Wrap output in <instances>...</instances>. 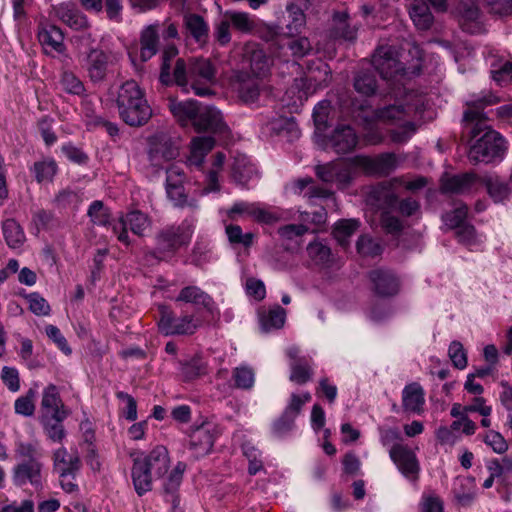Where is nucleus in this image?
I'll use <instances>...</instances> for the list:
<instances>
[{
  "mask_svg": "<svg viewBox=\"0 0 512 512\" xmlns=\"http://www.w3.org/2000/svg\"><path fill=\"white\" fill-rule=\"evenodd\" d=\"M498 97L485 93L482 96H471L466 101L467 109L463 114V122L468 130L470 138H477L468 152V159L472 164L490 163L497 158H502L505 152V140L497 131L486 124V117L482 112L487 105L495 104Z\"/></svg>",
  "mask_w": 512,
  "mask_h": 512,
  "instance_id": "1",
  "label": "nucleus"
},
{
  "mask_svg": "<svg viewBox=\"0 0 512 512\" xmlns=\"http://www.w3.org/2000/svg\"><path fill=\"white\" fill-rule=\"evenodd\" d=\"M216 69L207 59H194L190 62L189 72L183 59H178L173 71L177 85L186 88L189 84L198 96L212 93L211 85L215 82Z\"/></svg>",
  "mask_w": 512,
  "mask_h": 512,
  "instance_id": "2",
  "label": "nucleus"
},
{
  "mask_svg": "<svg viewBox=\"0 0 512 512\" xmlns=\"http://www.w3.org/2000/svg\"><path fill=\"white\" fill-rule=\"evenodd\" d=\"M120 117L130 126L145 124L152 116V110L145 99L144 92L136 81L123 83L117 95Z\"/></svg>",
  "mask_w": 512,
  "mask_h": 512,
  "instance_id": "3",
  "label": "nucleus"
},
{
  "mask_svg": "<svg viewBox=\"0 0 512 512\" xmlns=\"http://www.w3.org/2000/svg\"><path fill=\"white\" fill-rule=\"evenodd\" d=\"M203 320L198 314L176 317L170 308L161 305L159 307V331L166 335H191L201 327Z\"/></svg>",
  "mask_w": 512,
  "mask_h": 512,
  "instance_id": "4",
  "label": "nucleus"
},
{
  "mask_svg": "<svg viewBox=\"0 0 512 512\" xmlns=\"http://www.w3.org/2000/svg\"><path fill=\"white\" fill-rule=\"evenodd\" d=\"M194 219H185L181 224L166 227L157 237L158 249L174 253L190 243L194 232Z\"/></svg>",
  "mask_w": 512,
  "mask_h": 512,
  "instance_id": "5",
  "label": "nucleus"
},
{
  "mask_svg": "<svg viewBox=\"0 0 512 512\" xmlns=\"http://www.w3.org/2000/svg\"><path fill=\"white\" fill-rule=\"evenodd\" d=\"M228 218L235 220L238 217H248L257 222L270 224L278 221L282 213L273 207H267L259 202L239 201L226 211Z\"/></svg>",
  "mask_w": 512,
  "mask_h": 512,
  "instance_id": "6",
  "label": "nucleus"
},
{
  "mask_svg": "<svg viewBox=\"0 0 512 512\" xmlns=\"http://www.w3.org/2000/svg\"><path fill=\"white\" fill-rule=\"evenodd\" d=\"M53 459L54 470L59 476L61 487L68 493L75 491V475L81 466L79 456L69 453L65 448H59L54 452Z\"/></svg>",
  "mask_w": 512,
  "mask_h": 512,
  "instance_id": "7",
  "label": "nucleus"
},
{
  "mask_svg": "<svg viewBox=\"0 0 512 512\" xmlns=\"http://www.w3.org/2000/svg\"><path fill=\"white\" fill-rule=\"evenodd\" d=\"M352 166L362 169L367 175L387 176L397 167L394 153H381L375 157L356 155L349 159Z\"/></svg>",
  "mask_w": 512,
  "mask_h": 512,
  "instance_id": "8",
  "label": "nucleus"
},
{
  "mask_svg": "<svg viewBox=\"0 0 512 512\" xmlns=\"http://www.w3.org/2000/svg\"><path fill=\"white\" fill-rule=\"evenodd\" d=\"M151 227V220L145 213L135 210L121 216L119 220L113 224L112 229L117 239L125 244L129 245L130 240L127 233L129 228L135 235L144 236L145 232Z\"/></svg>",
  "mask_w": 512,
  "mask_h": 512,
  "instance_id": "9",
  "label": "nucleus"
},
{
  "mask_svg": "<svg viewBox=\"0 0 512 512\" xmlns=\"http://www.w3.org/2000/svg\"><path fill=\"white\" fill-rule=\"evenodd\" d=\"M372 65L385 80L400 81L405 73L402 63L395 57L391 46L379 47L372 56Z\"/></svg>",
  "mask_w": 512,
  "mask_h": 512,
  "instance_id": "10",
  "label": "nucleus"
},
{
  "mask_svg": "<svg viewBox=\"0 0 512 512\" xmlns=\"http://www.w3.org/2000/svg\"><path fill=\"white\" fill-rule=\"evenodd\" d=\"M166 192L168 198L177 207H190L197 208V203L194 199L189 200L184 193V171L181 165L173 164L166 169Z\"/></svg>",
  "mask_w": 512,
  "mask_h": 512,
  "instance_id": "11",
  "label": "nucleus"
},
{
  "mask_svg": "<svg viewBox=\"0 0 512 512\" xmlns=\"http://www.w3.org/2000/svg\"><path fill=\"white\" fill-rule=\"evenodd\" d=\"M317 177L324 183L336 184L337 188H347L352 180L351 168L343 162H329L315 167Z\"/></svg>",
  "mask_w": 512,
  "mask_h": 512,
  "instance_id": "12",
  "label": "nucleus"
},
{
  "mask_svg": "<svg viewBox=\"0 0 512 512\" xmlns=\"http://www.w3.org/2000/svg\"><path fill=\"white\" fill-rule=\"evenodd\" d=\"M372 289L379 297L395 296L400 289V280L397 275L385 268L373 269L368 273Z\"/></svg>",
  "mask_w": 512,
  "mask_h": 512,
  "instance_id": "13",
  "label": "nucleus"
},
{
  "mask_svg": "<svg viewBox=\"0 0 512 512\" xmlns=\"http://www.w3.org/2000/svg\"><path fill=\"white\" fill-rule=\"evenodd\" d=\"M478 184L486 188L488 196L494 203H504L512 192L511 179L501 177L497 174H485L479 176Z\"/></svg>",
  "mask_w": 512,
  "mask_h": 512,
  "instance_id": "14",
  "label": "nucleus"
},
{
  "mask_svg": "<svg viewBox=\"0 0 512 512\" xmlns=\"http://www.w3.org/2000/svg\"><path fill=\"white\" fill-rule=\"evenodd\" d=\"M193 127L196 131H210L219 134L227 131L222 113L211 106H201Z\"/></svg>",
  "mask_w": 512,
  "mask_h": 512,
  "instance_id": "15",
  "label": "nucleus"
},
{
  "mask_svg": "<svg viewBox=\"0 0 512 512\" xmlns=\"http://www.w3.org/2000/svg\"><path fill=\"white\" fill-rule=\"evenodd\" d=\"M42 414H50L58 420H65L69 414L61 397L59 389L54 384H49L43 389L41 399Z\"/></svg>",
  "mask_w": 512,
  "mask_h": 512,
  "instance_id": "16",
  "label": "nucleus"
},
{
  "mask_svg": "<svg viewBox=\"0 0 512 512\" xmlns=\"http://www.w3.org/2000/svg\"><path fill=\"white\" fill-rule=\"evenodd\" d=\"M358 142V137L349 125L338 126L327 139L326 148L333 149L338 154L352 151Z\"/></svg>",
  "mask_w": 512,
  "mask_h": 512,
  "instance_id": "17",
  "label": "nucleus"
},
{
  "mask_svg": "<svg viewBox=\"0 0 512 512\" xmlns=\"http://www.w3.org/2000/svg\"><path fill=\"white\" fill-rule=\"evenodd\" d=\"M413 93L405 95V104L389 105L376 110L375 115L379 120L393 122L402 120L411 110L418 111L423 106L422 97H418L415 103H412Z\"/></svg>",
  "mask_w": 512,
  "mask_h": 512,
  "instance_id": "18",
  "label": "nucleus"
},
{
  "mask_svg": "<svg viewBox=\"0 0 512 512\" xmlns=\"http://www.w3.org/2000/svg\"><path fill=\"white\" fill-rule=\"evenodd\" d=\"M367 203L378 209H391L397 205L398 196L390 182H381L370 188Z\"/></svg>",
  "mask_w": 512,
  "mask_h": 512,
  "instance_id": "19",
  "label": "nucleus"
},
{
  "mask_svg": "<svg viewBox=\"0 0 512 512\" xmlns=\"http://www.w3.org/2000/svg\"><path fill=\"white\" fill-rule=\"evenodd\" d=\"M479 176L475 173L454 175L442 179L441 190L444 193L469 194L477 190Z\"/></svg>",
  "mask_w": 512,
  "mask_h": 512,
  "instance_id": "20",
  "label": "nucleus"
},
{
  "mask_svg": "<svg viewBox=\"0 0 512 512\" xmlns=\"http://www.w3.org/2000/svg\"><path fill=\"white\" fill-rule=\"evenodd\" d=\"M389 454L392 461L406 477L416 475L418 473L419 465L416 455L407 446L394 444L390 449Z\"/></svg>",
  "mask_w": 512,
  "mask_h": 512,
  "instance_id": "21",
  "label": "nucleus"
},
{
  "mask_svg": "<svg viewBox=\"0 0 512 512\" xmlns=\"http://www.w3.org/2000/svg\"><path fill=\"white\" fill-rule=\"evenodd\" d=\"M55 16L64 24L74 30H83L88 27V21L72 2H64L53 8Z\"/></svg>",
  "mask_w": 512,
  "mask_h": 512,
  "instance_id": "22",
  "label": "nucleus"
},
{
  "mask_svg": "<svg viewBox=\"0 0 512 512\" xmlns=\"http://www.w3.org/2000/svg\"><path fill=\"white\" fill-rule=\"evenodd\" d=\"M38 39L47 54L62 53L65 49L64 35L55 25H43L39 28Z\"/></svg>",
  "mask_w": 512,
  "mask_h": 512,
  "instance_id": "23",
  "label": "nucleus"
},
{
  "mask_svg": "<svg viewBox=\"0 0 512 512\" xmlns=\"http://www.w3.org/2000/svg\"><path fill=\"white\" fill-rule=\"evenodd\" d=\"M201 106L196 100H185L178 101L176 99L169 100V109L176 120L182 125L187 126L191 124L194 126V122L199 113Z\"/></svg>",
  "mask_w": 512,
  "mask_h": 512,
  "instance_id": "24",
  "label": "nucleus"
},
{
  "mask_svg": "<svg viewBox=\"0 0 512 512\" xmlns=\"http://www.w3.org/2000/svg\"><path fill=\"white\" fill-rule=\"evenodd\" d=\"M111 55L100 49H91L86 59V70L92 81L104 79Z\"/></svg>",
  "mask_w": 512,
  "mask_h": 512,
  "instance_id": "25",
  "label": "nucleus"
},
{
  "mask_svg": "<svg viewBox=\"0 0 512 512\" xmlns=\"http://www.w3.org/2000/svg\"><path fill=\"white\" fill-rule=\"evenodd\" d=\"M286 319V311L279 305L261 307L258 310V320L263 332H271L283 327Z\"/></svg>",
  "mask_w": 512,
  "mask_h": 512,
  "instance_id": "26",
  "label": "nucleus"
},
{
  "mask_svg": "<svg viewBox=\"0 0 512 512\" xmlns=\"http://www.w3.org/2000/svg\"><path fill=\"white\" fill-rule=\"evenodd\" d=\"M143 460L155 477H162L168 470L170 459L164 446H156L148 455L137 456Z\"/></svg>",
  "mask_w": 512,
  "mask_h": 512,
  "instance_id": "27",
  "label": "nucleus"
},
{
  "mask_svg": "<svg viewBox=\"0 0 512 512\" xmlns=\"http://www.w3.org/2000/svg\"><path fill=\"white\" fill-rule=\"evenodd\" d=\"M131 476L134 489L139 496H142L152 489L154 475L148 469L147 464L138 457H135L133 460Z\"/></svg>",
  "mask_w": 512,
  "mask_h": 512,
  "instance_id": "28",
  "label": "nucleus"
},
{
  "mask_svg": "<svg viewBox=\"0 0 512 512\" xmlns=\"http://www.w3.org/2000/svg\"><path fill=\"white\" fill-rule=\"evenodd\" d=\"M215 140L211 136L195 137L191 141L190 154L187 158L188 164L200 167L208 152L214 147Z\"/></svg>",
  "mask_w": 512,
  "mask_h": 512,
  "instance_id": "29",
  "label": "nucleus"
},
{
  "mask_svg": "<svg viewBox=\"0 0 512 512\" xmlns=\"http://www.w3.org/2000/svg\"><path fill=\"white\" fill-rule=\"evenodd\" d=\"M424 391L417 383H411L403 389L402 406L405 411L420 413L424 405Z\"/></svg>",
  "mask_w": 512,
  "mask_h": 512,
  "instance_id": "30",
  "label": "nucleus"
},
{
  "mask_svg": "<svg viewBox=\"0 0 512 512\" xmlns=\"http://www.w3.org/2000/svg\"><path fill=\"white\" fill-rule=\"evenodd\" d=\"M232 177L242 185H248L258 177L257 169L245 155H239L235 158L232 166Z\"/></svg>",
  "mask_w": 512,
  "mask_h": 512,
  "instance_id": "31",
  "label": "nucleus"
},
{
  "mask_svg": "<svg viewBox=\"0 0 512 512\" xmlns=\"http://www.w3.org/2000/svg\"><path fill=\"white\" fill-rule=\"evenodd\" d=\"M159 36L156 25L145 27L140 35V58L151 59L158 51Z\"/></svg>",
  "mask_w": 512,
  "mask_h": 512,
  "instance_id": "32",
  "label": "nucleus"
},
{
  "mask_svg": "<svg viewBox=\"0 0 512 512\" xmlns=\"http://www.w3.org/2000/svg\"><path fill=\"white\" fill-rule=\"evenodd\" d=\"M176 301L201 306L208 311H212L214 306L213 299L197 286H187L183 288L177 296Z\"/></svg>",
  "mask_w": 512,
  "mask_h": 512,
  "instance_id": "33",
  "label": "nucleus"
},
{
  "mask_svg": "<svg viewBox=\"0 0 512 512\" xmlns=\"http://www.w3.org/2000/svg\"><path fill=\"white\" fill-rule=\"evenodd\" d=\"M233 90L246 103H254L259 96V83L254 77L239 74V81L232 83Z\"/></svg>",
  "mask_w": 512,
  "mask_h": 512,
  "instance_id": "34",
  "label": "nucleus"
},
{
  "mask_svg": "<svg viewBox=\"0 0 512 512\" xmlns=\"http://www.w3.org/2000/svg\"><path fill=\"white\" fill-rule=\"evenodd\" d=\"M190 441L195 452L199 455H204L211 451L215 435L209 426H202L193 431Z\"/></svg>",
  "mask_w": 512,
  "mask_h": 512,
  "instance_id": "35",
  "label": "nucleus"
},
{
  "mask_svg": "<svg viewBox=\"0 0 512 512\" xmlns=\"http://www.w3.org/2000/svg\"><path fill=\"white\" fill-rule=\"evenodd\" d=\"M348 18V14L345 12L335 13L331 34L335 38L353 42L357 36V28L349 23Z\"/></svg>",
  "mask_w": 512,
  "mask_h": 512,
  "instance_id": "36",
  "label": "nucleus"
},
{
  "mask_svg": "<svg viewBox=\"0 0 512 512\" xmlns=\"http://www.w3.org/2000/svg\"><path fill=\"white\" fill-rule=\"evenodd\" d=\"M410 17L420 30L429 29L434 20L429 5L424 0H414L410 8Z\"/></svg>",
  "mask_w": 512,
  "mask_h": 512,
  "instance_id": "37",
  "label": "nucleus"
},
{
  "mask_svg": "<svg viewBox=\"0 0 512 512\" xmlns=\"http://www.w3.org/2000/svg\"><path fill=\"white\" fill-rule=\"evenodd\" d=\"M360 222L356 219H342L335 223L333 227V236L337 243L347 248L350 243V238L358 230Z\"/></svg>",
  "mask_w": 512,
  "mask_h": 512,
  "instance_id": "38",
  "label": "nucleus"
},
{
  "mask_svg": "<svg viewBox=\"0 0 512 512\" xmlns=\"http://www.w3.org/2000/svg\"><path fill=\"white\" fill-rule=\"evenodd\" d=\"M2 231L9 248L17 250L24 245L26 240L25 233L15 220H5L2 225Z\"/></svg>",
  "mask_w": 512,
  "mask_h": 512,
  "instance_id": "39",
  "label": "nucleus"
},
{
  "mask_svg": "<svg viewBox=\"0 0 512 512\" xmlns=\"http://www.w3.org/2000/svg\"><path fill=\"white\" fill-rule=\"evenodd\" d=\"M41 465L39 462L31 460L18 466L16 470V479L23 484L30 482L31 484L40 483Z\"/></svg>",
  "mask_w": 512,
  "mask_h": 512,
  "instance_id": "40",
  "label": "nucleus"
},
{
  "mask_svg": "<svg viewBox=\"0 0 512 512\" xmlns=\"http://www.w3.org/2000/svg\"><path fill=\"white\" fill-rule=\"evenodd\" d=\"M185 27L198 43H205L208 36V26L202 17L194 14L185 16Z\"/></svg>",
  "mask_w": 512,
  "mask_h": 512,
  "instance_id": "41",
  "label": "nucleus"
},
{
  "mask_svg": "<svg viewBox=\"0 0 512 512\" xmlns=\"http://www.w3.org/2000/svg\"><path fill=\"white\" fill-rule=\"evenodd\" d=\"M356 249L362 257L374 258L383 252V246L377 239L368 234L361 235L356 242Z\"/></svg>",
  "mask_w": 512,
  "mask_h": 512,
  "instance_id": "42",
  "label": "nucleus"
},
{
  "mask_svg": "<svg viewBox=\"0 0 512 512\" xmlns=\"http://www.w3.org/2000/svg\"><path fill=\"white\" fill-rule=\"evenodd\" d=\"M52 417L50 414H41L40 422L48 438L53 442H61L65 437L64 427L62 422Z\"/></svg>",
  "mask_w": 512,
  "mask_h": 512,
  "instance_id": "43",
  "label": "nucleus"
},
{
  "mask_svg": "<svg viewBox=\"0 0 512 512\" xmlns=\"http://www.w3.org/2000/svg\"><path fill=\"white\" fill-rule=\"evenodd\" d=\"M376 78L370 72H359L354 79V88L358 93L366 96L373 95L376 91Z\"/></svg>",
  "mask_w": 512,
  "mask_h": 512,
  "instance_id": "44",
  "label": "nucleus"
},
{
  "mask_svg": "<svg viewBox=\"0 0 512 512\" xmlns=\"http://www.w3.org/2000/svg\"><path fill=\"white\" fill-rule=\"evenodd\" d=\"M459 14L461 17V25L464 30L473 32L471 24L476 22L480 17V10L474 3H461L459 5Z\"/></svg>",
  "mask_w": 512,
  "mask_h": 512,
  "instance_id": "45",
  "label": "nucleus"
},
{
  "mask_svg": "<svg viewBox=\"0 0 512 512\" xmlns=\"http://www.w3.org/2000/svg\"><path fill=\"white\" fill-rule=\"evenodd\" d=\"M233 379L238 388L250 389L255 382L254 370L247 365L236 367L233 372Z\"/></svg>",
  "mask_w": 512,
  "mask_h": 512,
  "instance_id": "46",
  "label": "nucleus"
},
{
  "mask_svg": "<svg viewBox=\"0 0 512 512\" xmlns=\"http://www.w3.org/2000/svg\"><path fill=\"white\" fill-rule=\"evenodd\" d=\"M29 305V310L37 316H48L51 308L47 300L37 292L29 293L25 296Z\"/></svg>",
  "mask_w": 512,
  "mask_h": 512,
  "instance_id": "47",
  "label": "nucleus"
},
{
  "mask_svg": "<svg viewBox=\"0 0 512 512\" xmlns=\"http://www.w3.org/2000/svg\"><path fill=\"white\" fill-rule=\"evenodd\" d=\"M161 143H163L161 147H156L151 151V160L155 164H158L160 158L169 161L179 154L178 147L172 141L164 139Z\"/></svg>",
  "mask_w": 512,
  "mask_h": 512,
  "instance_id": "48",
  "label": "nucleus"
},
{
  "mask_svg": "<svg viewBox=\"0 0 512 512\" xmlns=\"http://www.w3.org/2000/svg\"><path fill=\"white\" fill-rule=\"evenodd\" d=\"M307 253L313 261L320 264L328 263L331 258V249L320 241L309 243Z\"/></svg>",
  "mask_w": 512,
  "mask_h": 512,
  "instance_id": "49",
  "label": "nucleus"
},
{
  "mask_svg": "<svg viewBox=\"0 0 512 512\" xmlns=\"http://www.w3.org/2000/svg\"><path fill=\"white\" fill-rule=\"evenodd\" d=\"M225 160V155L222 153H217L212 162V168L208 174V186L203 190L202 194H207L213 191H217L219 189L218 186V171L222 168Z\"/></svg>",
  "mask_w": 512,
  "mask_h": 512,
  "instance_id": "50",
  "label": "nucleus"
},
{
  "mask_svg": "<svg viewBox=\"0 0 512 512\" xmlns=\"http://www.w3.org/2000/svg\"><path fill=\"white\" fill-rule=\"evenodd\" d=\"M246 51V53L251 52L249 63L252 73L255 76H259L264 73L268 67V60L265 57L263 51L255 49L254 46L249 47Z\"/></svg>",
  "mask_w": 512,
  "mask_h": 512,
  "instance_id": "51",
  "label": "nucleus"
},
{
  "mask_svg": "<svg viewBox=\"0 0 512 512\" xmlns=\"http://www.w3.org/2000/svg\"><path fill=\"white\" fill-rule=\"evenodd\" d=\"M381 228L388 234L399 235L403 229V222L389 211L382 212L380 216Z\"/></svg>",
  "mask_w": 512,
  "mask_h": 512,
  "instance_id": "52",
  "label": "nucleus"
},
{
  "mask_svg": "<svg viewBox=\"0 0 512 512\" xmlns=\"http://www.w3.org/2000/svg\"><path fill=\"white\" fill-rule=\"evenodd\" d=\"M467 211L468 207L466 205H461L453 211L446 213L443 216L445 225L450 229H459L466 223L465 219L467 217Z\"/></svg>",
  "mask_w": 512,
  "mask_h": 512,
  "instance_id": "53",
  "label": "nucleus"
},
{
  "mask_svg": "<svg viewBox=\"0 0 512 512\" xmlns=\"http://www.w3.org/2000/svg\"><path fill=\"white\" fill-rule=\"evenodd\" d=\"M330 109L331 103L327 100H323L315 106L313 111V119L318 130H324L327 128Z\"/></svg>",
  "mask_w": 512,
  "mask_h": 512,
  "instance_id": "54",
  "label": "nucleus"
},
{
  "mask_svg": "<svg viewBox=\"0 0 512 512\" xmlns=\"http://www.w3.org/2000/svg\"><path fill=\"white\" fill-rule=\"evenodd\" d=\"M229 22L242 32H251L256 27V22L247 13L234 12L229 15Z\"/></svg>",
  "mask_w": 512,
  "mask_h": 512,
  "instance_id": "55",
  "label": "nucleus"
},
{
  "mask_svg": "<svg viewBox=\"0 0 512 512\" xmlns=\"http://www.w3.org/2000/svg\"><path fill=\"white\" fill-rule=\"evenodd\" d=\"M34 398L33 390H29L26 395L17 398L14 403L15 412L19 415L31 416L35 410Z\"/></svg>",
  "mask_w": 512,
  "mask_h": 512,
  "instance_id": "56",
  "label": "nucleus"
},
{
  "mask_svg": "<svg viewBox=\"0 0 512 512\" xmlns=\"http://www.w3.org/2000/svg\"><path fill=\"white\" fill-rule=\"evenodd\" d=\"M33 170L38 182L50 181L56 173V163L53 160L37 162Z\"/></svg>",
  "mask_w": 512,
  "mask_h": 512,
  "instance_id": "57",
  "label": "nucleus"
},
{
  "mask_svg": "<svg viewBox=\"0 0 512 512\" xmlns=\"http://www.w3.org/2000/svg\"><path fill=\"white\" fill-rule=\"evenodd\" d=\"M226 234L231 243L249 246L252 244L254 235L252 233H243L238 225H227Z\"/></svg>",
  "mask_w": 512,
  "mask_h": 512,
  "instance_id": "58",
  "label": "nucleus"
},
{
  "mask_svg": "<svg viewBox=\"0 0 512 512\" xmlns=\"http://www.w3.org/2000/svg\"><path fill=\"white\" fill-rule=\"evenodd\" d=\"M178 54V50L174 45H168L162 55V68H161V74H160V80L164 84H169L171 82V75H170V61L175 58Z\"/></svg>",
  "mask_w": 512,
  "mask_h": 512,
  "instance_id": "59",
  "label": "nucleus"
},
{
  "mask_svg": "<svg viewBox=\"0 0 512 512\" xmlns=\"http://www.w3.org/2000/svg\"><path fill=\"white\" fill-rule=\"evenodd\" d=\"M205 372V365L199 358L181 364V375L185 380H192Z\"/></svg>",
  "mask_w": 512,
  "mask_h": 512,
  "instance_id": "60",
  "label": "nucleus"
},
{
  "mask_svg": "<svg viewBox=\"0 0 512 512\" xmlns=\"http://www.w3.org/2000/svg\"><path fill=\"white\" fill-rule=\"evenodd\" d=\"M449 357L457 369H464L467 366V355L463 345L458 341L451 342L448 350Z\"/></svg>",
  "mask_w": 512,
  "mask_h": 512,
  "instance_id": "61",
  "label": "nucleus"
},
{
  "mask_svg": "<svg viewBox=\"0 0 512 512\" xmlns=\"http://www.w3.org/2000/svg\"><path fill=\"white\" fill-rule=\"evenodd\" d=\"M60 83L68 93L80 95L84 91L82 82L71 72H63Z\"/></svg>",
  "mask_w": 512,
  "mask_h": 512,
  "instance_id": "62",
  "label": "nucleus"
},
{
  "mask_svg": "<svg viewBox=\"0 0 512 512\" xmlns=\"http://www.w3.org/2000/svg\"><path fill=\"white\" fill-rule=\"evenodd\" d=\"M0 377L11 392H17L20 389L19 372L16 368L4 366L1 370Z\"/></svg>",
  "mask_w": 512,
  "mask_h": 512,
  "instance_id": "63",
  "label": "nucleus"
},
{
  "mask_svg": "<svg viewBox=\"0 0 512 512\" xmlns=\"http://www.w3.org/2000/svg\"><path fill=\"white\" fill-rule=\"evenodd\" d=\"M420 508L421 512H444L443 502L435 494H424Z\"/></svg>",
  "mask_w": 512,
  "mask_h": 512,
  "instance_id": "64",
  "label": "nucleus"
}]
</instances>
